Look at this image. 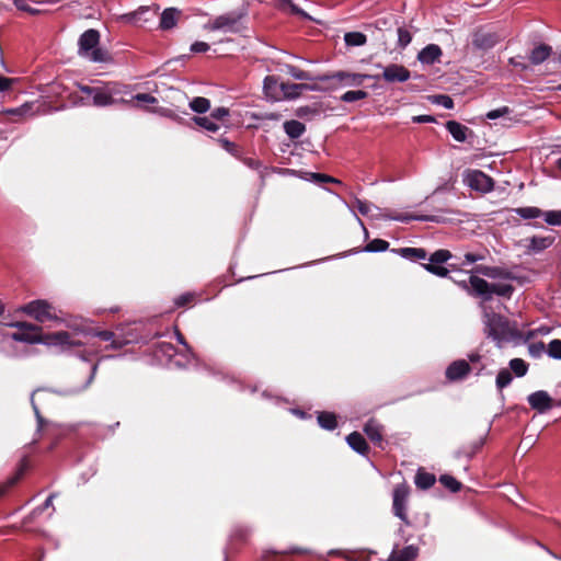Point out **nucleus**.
<instances>
[{
	"mask_svg": "<svg viewBox=\"0 0 561 561\" xmlns=\"http://www.w3.org/2000/svg\"><path fill=\"white\" fill-rule=\"evenodd\" d=\"M392 251L398 252L402 257L409 259L412 261L424 260L427 256L426 251L421 248H401L399 250H392Z\"/></svg>",
	"mask_w": 561,
	"mask_h": 561,
	"instance_id": "obj_25",
	"label": "nucleus"
},
{
	"mask_svg": "<svg viewBox=\"0 0 561 561\" xmlns=\"http://www.w3.org/2000/svg\"><path fill=\"white\" fill-rule=\"evenodd\" d=\"M239 20L240 16H237L234 14L220 15L211 22L210 28L222 30L225 32H233L237 30V24Z\"/></svg>",
	"mask_w": 561,
	"mask_h": 561,
	"instance_id": "obj_13",
	"label": "nucleus"
},
{
	"mask_svg": "<svg viewBox=\"0 0 561 561\" xmlns=\"http://www.w3.org/2000/svg\"><path fill=\"white\" fill-rule=\"evenodd\" d=\"M547 353L554 359H561V340H552L548 344Z\"/></svg>",
	"mask_w": 561,
	"mask_h": 561,
	"instance_id": "obj_47",
	"label": "nucleus"
},
{
	"mask_svg": "<svg viewBox=\"0 0 561 561\" xmlns=\"http://www.w3.org/2000/svg\"><path fill=\"white\" fill-rule=\"evenodd\" d=\"M423 267L427 272L439 277H446L449 273V271L446 267L442 266L440 264H423Z\"/></svg>",
	"mask_w": 561,
	"mask_h": 561,
	"instance_id": "obj_49",
	"label": "nucleus"
},
{
	"mask_svg": "<svg viewBox=\"0 0 561 561\" xmlns=\"http://www.w3.org/2000/svg\"><path fill=\"white\" fill-rule=\"evenodd\" d=\"M442 56V49L438 45L430 44L424 47L417 55V59L422 64L432 65Z\"/></svg>",
	"mask_w": 561,
	"mask_h": 561,
	"instance_id": "obj_17",
	"label": "nucleus"
},
{
	"mask_svg": "<svg viewBox=\"0 0 561 561\" xmlns=\"http://www.w3.org/2000/svg\"><path fill=\"white\" fill-rule=\"evenodd\" d=\"M318 423L324 430H334L336 427L335 414L330 412H321L318 414Z\"/></svg>",
	"mask_w": 561,
	"mask_h": 561,
	"instance_id": "obj_32",
	"label": "nucleus"
},
{
	"mask_svg": "<svg viewBox=\"0 0 561 561\" xmlns=\"http://www.w3.org/2000/svg\"><path fill=\"white\" fill-rule=\"evenodd\" d=\"M432 102L438 105H442L445 108H453L454 107V101L450 96L445 94L435 95L432 99Z\"/></svg>",
	"mask_w": 561,
	"mask_h": 561,
	"instance_id": "obj_50",
	"label": "nucleus"
},
{
	"mask_svg": "<svg viewBox=\"0 0 561 561\" xmlns=\"http://www.w3.org/2000/svg\"><path fill=\"white\" fill-rule=\"evenodd\" d=\"M485 256L480 253H466L465 254V262L461 263V265L472 264L478 261L484 260Z\"/></svg>",
	"mask_w": 561,
	"mask_h": 561,
	"instance_id": "obj_56",
	"label": "nucleus"
},
{
	"mask_svg": "<svg viewBox=\"0 0 561 561\" xmlns=\"http://www.w3.org/2000/svg\"><path fill=\"white\" fill-rule=\"evenodd\" d=\"M80 90L92 98V105L99 107L112 105L115 102L114 96L121 92L116 83H104L99 87L81 85Z\"/></svg>",
	"mask_w": 561,
	"mask_h": 561,
	"instance_id": "obj_4",
	"label": "nucleus"
},
{
	"mask_svg": "<svg viewBox=\"0 0 561 561\" xmlns=\"http://www.w3.org/2000/svg\"><path fill=\"white\" fill-rule=\"evenodd\" d=\"M470 371V366L465 359L453 362L446 369V378L449 381H458L465 378Z\"/></svg>",
	"mask_w": 561,
	"mask_h": 561,
	"instance_id": "obj_12",
	"label": "nucleus"
},
{
	"mask_svg": "<svg viewBox=\"0 0 561 561\" xmlns=\"http://www.w3.org/2000/svg\"><path fill=\"white\" fill-rule=\"evenodd\" d=\"M285 133L291 138H299L305 133V125L296 119L287 121L284 123Z\"/></svg>",
	"mask_w": 561,
	"mask_h": 561,
	"instance_id": "obj_28",
	"label": "nucleus"
},
{
	"mask_svg": "<svg viewBox=\"0 0 561 561\" xmlns=\"http://www.w3.org/2000/svg\"><path fill=\"white\" fill-rule=\"evenodd\" d=\"M18 479H19V476H16V477H14V478L10 479L5 485L0 486V496H1L2 494H4V493H5V491H7V489H8V488H10V486H12V485L18 481Z\"/></svg>",
	"mask_w": 561,
	"mask_h": 561,
	"instance_id": "obj_63",
	"label": "nucleus"
},
{
	"mask_svg": "<svg viewBox=\"0 0 561 561\" xmlns=\"http://www.w3.org/2000/svg\"><path fill=\"white\" fill-rule=\"evenodd\" d=\"M510 112H511V110L507 106H503V107L488 112L486 118L488 119H496L499 117H502V116L508 114Z\"/></svg>",
	"mask_w": 561,
	"mask_h": 561,
	"instance_id": "obj_53",
	"label": "nucleus"
},
{
	"mask_svg": "<svg viewBox=\"0 0 561 561\" xmlns=\"http://www.w3.org/2000/svg\"><path fill=\"white\" fill-rule=\"evenodd\" d=\"M133 100L147 104L157 103V99L148 93H138L133 98Z\"/></svg>",
	"mask_w": 561,
	"mask_h": 561,
	"instance_id": "obj_55",
	"label": "nucleus"
},
{
	"mask_svg": "<svg viewBox=\"0 0 561 561\" xmlns=\"http://www.w3.org/2000/svg\"><path fill=\"white\" fill-rule=\"evenodd\" d=\"M513 293V286L508 284H491V295L496 294L503 297H510Z\"/></svg>",
	"mask_w": 561,
	"mask_h": 561,
	"instance_id": "obj_43",
	"label": "nucleus"
},
{
	"mask_svg": "<svg viewBox=\"0 0 561 561\" xmlns=\"http://www.w3.org/2000/svg\"><path fill=\"white\" fill-rule=\"evenodd\" d=\"M501 39L502 36L497 33L480 30L474 33L472 44L479 49H490Z\"/></svg>",
	"mask_w": 561,
	"mask_h": 561,
	"instance_id": "obj_11",
	"label": "nucleus"
},
{
	"mask_svg": "<svg viewBox=\"0 0 561 561\" xmlns=\"http://www.w3.org/2000/svg\"><path fill=\"white\" fill-rule=\"evenodd\" d=\"M527 248L534 252H540L549 248L554 242V237H533L529 240Z\"/></svg>",
	"mask_w": 561,
	"mask_h": 561,
	"instance_id": "obj_24",
	"label": "nucleus"
},
{
	"mask_svg": "<svg viewBox=\"0 0 561 561\" xmlns=\"http://www.w3.org/2000/svg\"><path fill=\"white\" fill-rule=\"evenodd\" d=\"M364 431L374 444L379 446L382 444V426L379 423L370 420L364 426Z\"/></svg>",
	"mask_w": 561,
	"mask_h": 561,
	"instance_id": "obj_21",
	"label": "nucleus"
},
{
	"mask_svg": "<svg viewBox=\"0 0 561 561\" xmlns=\"http://www.w3.org/2000/svg\"><path fill=\"white\" fill-rule=\"evenodd\" d=\"M193 121L199 125L201 127L205 128L208 131H217L219 129V125L213 121L211 117H198L195 116Z\"/></svg>",
	"mask_w": 561,
	"mask_h": 561,
	"instance_id": "obj_40",
	"label": "nucleus"
},
{
	"mask_svg": "<svg viewBox=\"0 0 561 561\" xmlns=\"http://www.w3.org/2000/svg\"><path fill=\"white\" fill-rule=\"evenodd\" d=\"M222 147L229 151V152H233V149H234V145L232 142H230L229 140L227 139H222L220 140Z\"/></svg>",
	"mask_w": 561,
	"mask_h": 561,
	"instance_id": "obj_64",
	"label": "nucleus"
},
{
	"mask_svg": "<svg viewBox=\"0 0 561 561\" xmlns=\"http://www.w3.org/2000/svg\"><path fill=\"white\" fill-rule=\"evenodd\" d=\"M209 49V45L205 42H195L191 46L193 53H205Z\"/></svg>",
	"mask_w": 561,
	"mask_h": 561,
	"instance_id": "obj_59",
	"label": "nucleus"
},
{
	"mask_svg": "<svg viewBox=\"0 0 561 561\" xmlns=\"http://www.w3.org/2000/svg\"><path fill=\"white\" fill-rule=\"evenodd\" d=\"M284 71L296 80L302 81L313 79V76L310 72L304 71L293 65H286Z\"/></svg>",
	"mask_w": 561,
	"mask_h": 561,
	"instance_id": "obj_33",
	"label": "nucleus"
},
{
	"mask_svg": "<svg viewBox=\"0 0 561 561\" xmlns=\"http://www.w3.org/2000/svg\"><path fill=\"white\" fill-rule=\"evenodd\" d=\"M389 243L382 239H374L371 240L365 248L366 252H382L388 250Z\"/></svg>",
	"mask_w": 561,
	"mask_h": 561,
	"instance_id": "obj_39",
	"label": "nucleus"
},
{
	"mask_svg": "<svg viewBox=\"0 0 561 561\" xmlns=\"http://www.w3.org/2000/svg\"><path fill=\"white\" fill-rule=\"evenodd\" d=\"M353 207H356L357 210L363 216H368L373 219L376 218V213L379 211V207H377L376 205H374L369 202L362 201L359 198H355Z\"/></svg>",
	"mask_w": 561,
	"mask_h": 561,
	"instance_id": "obj_27",
	"label": "nucleus"
},
{
	"mask_svg": "<svg viewBox=\"0 0 561 561\" xmlns=\"http://www.w3.org/2000/svg\"><path fill=\"white\" fill-rule=\"evenodd\" d=\"M414 123H433L435 119L430 115H419L412 118Z\"/></svg>",
	"mask_w": 561,
	"mask_h": 561,
	"instance_id": "obj_62",
	"label": "nucleus"
},
{
	"mask_svg": "<svg viewBox=\"0 0 561 561\" xmlns=\"http://www.w3.org/2000/svg\"><path fill=\"white\" fill-rule=\"evenodd\" d=\"M309 176H310L309 180L317 182V183H327V182L339 183V181L336 179L331 178L325 174H321V173H310Z\"/></svg>",
	"mask_w": 561,
	"mask_h": 561,
	"instance_id": "obj_52",
	"label": "nucleus"
},
{
	"mask_svg": "<svg viewBox=\"0 0 561 561\" xmlns=\"http://www.w3.org/2000/svg\"><path fill=\"white\" fill-rule=\"evenodd\" d=\"M306 89H308V85H306V84L282 82V87H280L282 92L279 94V101L296 99Z\"/></svg>",
	"mask_w": 561,
	"mask_h": 561,
	"instance_id": "obj_19",
	"label": "nucleus"
},
{
	"mask_svg": "<svg viewBox=\"0 0 561 561\" xmlns=\"http://www.w3.org/2000/svg\"><path fill=\"white\" fill-rule=\"evenodd\" d=\"M9 325L18 329L16 332L11 334V339L13 341L30 344H42L41 327L25 321L12 322Z\"/></svg>",
	"mask_w": 561,
	"mask_h": 561,
	"instance_id": "obj_5",
	"label": "nucleus"
},
{
	"mask_svg": "<svg viewBox=\"0 0 561 561\" xmlns=\"http://www.w3.org/2000/svg\"><path fill=\"white\" fill-rule=\"evenodd\" d=\"M346 442L352 449L364 455L368 450L367 443L362 434L354 432L346 437Z\"/></svg>",
	"mask_w": 561,
	"mask_h": 561,
	"instance_id": "obj_23",
	"label": "nucleus"
},
{
	"mask_svg": "<svg viewBox=\"0 0 561 561\" xmlns=\"http://www.w3.org/2000/svg\"><path fill=\"white\" fill-rule=\"evenodd\" d=\"M469 284L471 293L478 296H482L485 299L491 298V284H489L483 278H480L478 276H470Z\"/></svg>",
	"mask_w": 561,
	"mask_h": 561,
	"instance_id": "obj_16",
	"label": "nucleus"
},
{
	"mask_svg": "<svg viewBox=\"0 0 561 561\" xmlns=\"http://www.w3.org/2000/svg\"><path fill=\"white\" fill-rule=\"evenodd\" d=\"M175 336H176L178 342L183 345V347H184V350L186 352L185 357L193 358L194 354H193L191 347L187 345L184 336L182 335V333L179 330H175Z\"/></svg>",
	"mask_w": 561,
	"mask_h": 561,
	"instance_id": "obj_54",
	"label": "nucleus"
},
{
	"mask_svg": "<svg viewBox=\"0 0 561 561\" xmlns=\"http://www.w3.org/2000/svg\"><path fill=\"white\" fill-rule=\"evenodd\" d=\"M100 34L96 30L85 31L79 38V55L92 62H107L111 57L108 53L99 46Z\"/></svg>",
	"mask_w": 561,
	"mask_h": 561,
	"instance_id": "obj_1",
	"label": "nucleus"
},
{
	"mask_svg": "<svg viewBox=\"0 0 561 561\" xmlns=\"http://www.w3.org/2000/svg\"><path fill=\"white\" fill-rule=\"evenodd\" d=\"M334 78L342 81L344 83V85L355 87V85H360L363 83V81L367 78L378 79L379 76H369V75L341 71V72H337L334 76Z\"/></svg>",
	"mask_w": 561,
	"mask_h": 561,
	"instance_id": "obj_15",
	"label": "nucleus"
},
{
	"mask_svg": "<svg viewBox=\"0 0 561 561\" xmlns=\"http://www.w3.org/2000/svg\"><path fill=\"white\" fill-rule=\"evenodd\" d=\"M463 182L469 187L480 192H491L493 190V180L480 170H467L463 173Z\"/></svg>",
	"mask_w": 561,
	"mask_h": 561,
	"instance_id": "obj_6",
	"label": "nucleus"
},
{
	"mask_svg": "<svg viewBox=\"0 0 561 561\" xmlns=\"http://www.w3.org/2000/svg\"><path fill=\"white\" fill-rule=\"evenodd\" d=\"M367 95H368V93L364 90L347 91L341 96V100L343 102L351 103V102L366 99Z\"/></svg>",
	"mask_w": 561,
	"mask_h": 561,
	"instance_id": "obj_41",
	"label": "nucleus"
},
{
	"mask_svg": "<svg viewBox=\"0 0 561 561\" xmlns=\"http://www.w3.org/2000/svg\"><path fill=\"white\" fill-rule=\"evenodd\" d=\"M435 482V477L432 473L419 470L415 476V484L417 488L426 490Z\"/></svg>",
	"mask_w": 561,
	"mask_h": 561,
	"instance_id": "obj_31",
	"label": "nucleus"
},
{
	"mask_svg": "<svg viewBox=\"0 0 561 561\" xmlns=\"http://www.w3.org/2000/svg\"><path fill=\"white\" fill-rule=\"evenodd\" d=\"M190 107L192 108V111H194L196 113H205L209 110L210 102L206 98H201V96L194 98L190 102Z\"/></svg>",
	"mask_w": 561,
	"mask_h": 561,
	"instance_id": "obj_35",
	"label": "nucleus"
},
{
	"mask_svg": "<svg viewBox=\"0 0 561 561\" xmlns=\"http://www.w3.org/2000/svg\"><path fill=\"white\" fill-rule=\"evenodd\" d=\"M527 401L531 409L539 413H545L553 407V400L545 390H538L527 397Z\"/></svg>",
	"mask_w": 561,
	"mask_h": 561,
	"instance_id": "obj_10",
	"label": "nucleus"
},
{
	"mask_svg": "<svg viewBox=\"0 0 561 561\" xmlns=\"http://www.w3.org/2000/svg\"><path fill=\"white\" fill-rule=\"evenodd\" d=\"M156 12L150 7H140L138 10L125 15V19L134 24L142 25L154 16Z\"/></svg>",
	"mask_w": 561,
	"mask_h": 561,
	"instance_id": "obj_18",
	"label": "nucleus"
},
{
	"mask_svg": "<svg viewBox=\"0 0 561 561\" xmlns=\"http://www.w3.org/2000/svg\"><path fill=\"white\" fill-rule=\"evenodd\" d=\"M439 481H440V483H442L444 486L448 488V489H449L450 491H453V492H457V491H459V490H460V486H461L460 482H458V481H457L454 477H451V476L443 474V476H440Z\"/></svg>",
	"mask_w": 561,
	"mask_h": 561,
	"instance_id": "obj_44",
	"label": "nucleus"
},
{
	"mask_svg": "<svg viewBox=\"0 0 561 561\" xmlns=\"http://www.w3.org/2000/svg\"><path fill=\"white\" fill-rule=\"evenodd\" d=\"M476 272L479 274H482L486 277H490V278H500V277L510 278L511 277L510 273L505 272L504 270H502L500 267H491V266L480 265L476 268Z\"/></svg>",
	"mask_w": 561,
	"mask_h": 561,
	"instance_id": "obj_30",
	"label": "nucleus"
},
{
	"mask_svg": "<svg viewBox=\"0 0 561 561\" xmlns=\"http://www.w3.org/2000/svg\"><path fill=\"white\" fill-rule=\"evenodd\" d=\"M447 130L457 141H465L467 138L468 128L458 122L450 121L446 124Z\"/></svg>",
	"mask_w": 561,
	"mask_h": 561,
	"instance_id": "obj_26",
	"label": "nucleus"
},
{
	"mask_svg": "<svg viewBox=\"0 0 561 561\" xmlns=\"http://www.w3.org/2000/svg\"><path fill=\"white\" fill-rule=\"evenodd\" d=\"M344 41L347 46H362L366 44V35L360 32H348L344 35Z\"/></svg>",
	"mask_w": 561,
	"mask_h": 561,
	"instance_id": "obj_34",
	"label": "nucleus"
},
{
	"mask_svg": "<svg viewBox=\"0 0 561 561\" xmlns=\"http://www.w3.org/2000/svg\"><path fill=\"white\" fill-rule=\"evenodd\" d=\"M42 344L46 346H55L67 348L77 345L72 340L71 335L66 331H58L54 333H42Z\"/></svg>",
	"mask_w": 561,
	"mask_h": 561,
	"instance_id": "obj_9",
	"label": "nucleus"
},
{
	"mask_svg": "<svg viewBox=\"0 0 561 561\" xmlns=\"http://www.w3.org/2000/svg\"><path fill=\"white\" fill-rule=\"evenodd\" d=\"M417 556V548L414 546H408L403 549H394L388 561H413Z\"/></svg>",
	"mask_w": 561,
	"mask_h": 561,
	"instance_id": "obj_20",
	"label": "nucleus"
},
{
	"mask_svg": "<svg viewBox=\"0 0 561 561\" xmlns=\"http://www.w3.org/2000/svg\"><path fill=\"white\" fill-rule=\"evenodd\" d=\"M389 220H396L401 222H409L411 220H432V217L428 216H413L409 214H397L393 217H389Z\"/></svg>",
	"mask_w": 561,
	"mask_h": 561,
	"instance_id": "obj_46",
	"label": "nucleus"
},
{
	"mask_svg": "<svg viewBox=\"0 0 561 561\" xmlns=\"http://www.w3.org/2000/svg\"><path fill=\"white\" fill-rule=\"evenodd\" d=\"M512 374L507 369H502L496 376V386L499 389L507 387L512 382Z\"/></svg>",
	"mask_w": 561,
	"mask_h": 561,
	"instance_id": "obj_45",
	"label": "nucleus"
},
{
	"mask_svg": "<svg viewBox=\"0 0 561 561\" xmlns=\"http://www.w3.org/2000/svg\"><path fill=\"white\" fill-rule=\"evenodd\" d=\"M282 82L275 76H267L263 82V91L265 96L272 101H279Z\"/></svg>",
	"mask_w": 561,
	"mask_h": 561,
	"instance_id": "obj_14",
	"label": "nucleus"
},
{
	"mask_svg": "<svg viewBox=\"0 0 561 561\" xmlns=\"http://www.w3.org/2000/svg\"><path fill=\"white\" fill-rule=\"evenodd\" d=\"M194 296L192 294H184L175 299V305L178 307L185 306L186 304L193 300Z\"/></svg>",
	"mask_w": 561,
	"mask_h": 561,
	"instance_id": "obj_61",
	"label": "nucleus"
},
{
	"mask_svg": "<svg viewBox=\"0 0 561 561\" xmlns=\"http://www.w3.org/2000/svg\"><path fill=\"white\" fill-rule=\"evenodd\" d=\"M19 310L41 323L46 321H64V319L58 317L54 306L42 299L30 301Z\"/></svg>",
	"mask_w": 561,
	"mask_h": 561,
	"instance_id": "obj_3",
	"label": "nucleus"
},
{
	"mask_svg": "<svg viewBox=\"0 0 561 561\" xmlns=\"http://www.w3.org/2000/svg\"><path fill=\"white\" fill-rule=\"evenodd\" d=\"M451 257V254L448 250H437L430 256L428 264H442L447 262Z\"/></svg>",
	"mask_w": 561,
	"mask_h": 561,
	"instance_id": "obj_42",
	"label": "nucleus"
},
{
	"mask_svg": "<svg viewBox=\"0 0 561 561\" xmlns=\"http://www.w3.org/2000/svg\"><path fill=\"white\" fill-rule=\"evenodd\" d=\"M483 323L488 335L497 343L507 341L513 336V330L508 321L500 314L484 309Z\"/></svg>",
	"mask_w": 561,
	"mask_h": 561,
	"instance_id": "obj_2",
	"label": "nucleus"
},
{
	"mask_svg": "<svg viewBox=\"0 0 561 561\" xmlns=\"http://www.w3.org/2000/svg\"><path fill=\"white\" fill-rule=\"evenodd\" d=\"M376 67L382 69L381 77L385 81L389 83L405 82L410 79V71L402 65L390 64L386 67H382L381 65H376Z\"/></svg>",
	"mask_w": 561,
	"mask_h": 561,
	"instance_id": "obj_8",
	"label": "nucleus"
},
{
	"mask_svg": "<svg viewBox=\"0 0 561 561\" xmlns=\"http://www.w3.org/2000/svg\"><path fill=\"white\" fill-rule=\"evenodd\" d=\"M529 353L533 356H539L545 351V344L539 343H533L528 346Z\"/></svg>",
	"mask_w": 561,
	"mask_h": 561,
	"instance_id": "obj_58",
	"label": "nucleus"
},
{
	"mask_svg": "<svg viewBox=\"0 0 561 561\" xmlns=\"http://www.w3.org/2000/svg\"><path fill=\"white\" fill-rule=\"evenodd\" d=\"M93 335L100 337L103 341H111L112 348H119L124 344V342L114 339L115 334L112 331H94Z\"/></svg>",
	"mask_w": 561,
	"mask_h": 561,
	"instance_id": "obj_38",
	"label": "nucleus"
},
{
	"mask_svg": "<svg viewBox=\"0 0 561 561\" xmlns=\"http://www.w3.org/2000/svg\"><path fill=\"white\" fill-rule=\"evenodd\" d=\"M228 114H229V111L226 107H218L213 111L211 118L222 119V118L227 117Z\"/></svg>",
	"mask_w": 561,
	"mask_h": 561,
	"instance_id": "obj_60",
	"label": "nucleus"
},
{
	"mask_svg": "<svg viewBox=\"0 0 561 561\" xmlns=\"http://www.w3.org/2000/svg\"><path fill=\"white\" fill-rule=\"evenodd\" d=\"M14 4L16 5L18 9L26 11L31 14H37L39 12L37 9H34L30 4H27L25 0H14Z\"/></svg>",
	"mask_w": 561,
	"mask_h": 561,
	"instance_id": "obj_57",
	"label": "nucleus"
},
{
	"mask_svg": "<svg viewBox=\"0 0 561 561\" xmlns=\"http://www.w3.org/2000/svg\"><path fill=\"white\" fill-rule=\"evenodd\" d=\"M180 14H181V12L175 8L165 9L162 12L161 19H160L161 28H163V30L172 28L176 24V22L180 18Z\"/></svg>",
	"mask_w": 561,
	"mask_h": 561,
	"instance_id": "obj_22",
	"label": "nucleus"
},
{
	"mask_svg": "<svg viewBox=\"0 0 561 561\" xmlns=\"http://www.w3.org/2000/svg\"><path fill=\"white\" fill-rule=\"evenodd\" d=\"M409 496V486L405 484H399L393 490V513L403 522H408L407 518V502Z\"/></svg>",
	"mask_w": 561,
	"mask_h": 561,
	"instance_id": "obj_7",
	"label": "nucleus"
},
{
	"mask_svg": "<svg viewBox=\"0 0 561 561\" xmlns=\"http://www.w3.org/2000/svg\"><path fill=\"white\" fill-rule=\"evenodd\" d=\"M412 41V36H411V33L403 28V27H399L398 28V42H399V45L401 47H405L408 46Z\"/></svg>",
	"mask_w": 561,
	"mask_h": 561,
	"instance_id": "obj_51",
	"label": "nucleus"
},
{
	"mask_svg": "<svg viewBox=\"0 0 561 561\" xmlns=\"http://www.w3.org/2000/svg\"><path fill=\"white\" fill-rule=\"evenodd\" d=\"M516 214L524 219L538 218L542 215V211L538 207H519L515 209Z\"/></svg>",
	"mask_w": 561,
	"mask_h": 561,
	"instance_id": "obj_37",
	"label": "nucleus"
},
{
	"mask_svg": "<svg viewBox=\"0 0 561 561\" xmlns=\"http://www.w3.org/2000/svg\"><path fill=\"white\" fill-rule=\"evenodd\" d=\"M551 54V47L548 45H539L535 47L530 54V61L535 65L543 62Z\"/></svg>",
	"mask_w": 561,
	"mask_h": 561,
	"instance_id": "obj_29",
	"label": "nucleus"
},
{
	"mask_svg": "<svg viewBox=\"0 0 561 561\" xmlns=\"http://www.w3.org/2000/svg\"><path fill=\"white\" fill-rule=\"evenodd\" d=\"M545 217V221L551 226H560L561 225V210H549L542 213Z\"/></svg>",
	"mask_w": 561,
	"mask_h": 561,
	"instance_id": "obj_48",
	"label": "nucleus"
},
{
	"mask_svg": "<svg viewBox=\"0 0 561 561\" xmlns=\"http://www.w3.org/2000/svg\"><path fill=\"white\" fill-rule=\"evenodd\" d=\"M510 368L517 377H523L527 374L528 365L522 358H513L510 362Z\"/></svg>",
	"mask_w": 561,
	"mask_h": 561,
	"instance_id": "obj_36",
	"label": "nucleus"
}]
</instances>
